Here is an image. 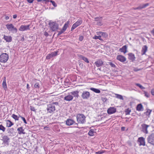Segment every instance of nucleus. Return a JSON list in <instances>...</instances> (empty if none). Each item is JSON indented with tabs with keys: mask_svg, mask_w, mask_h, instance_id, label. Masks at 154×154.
Returning a JSON list of instances; mask_svg holds the SVG:
<instances>
[{
	"mask_svg": "<svg viewBox=\"0 0 154 154\" xmlns=\"http://www.w3.org/2000/svg\"><path fill=\"white\" fill-rule=\"evenodd\" d=\"M85 117L82 114H79L76 116L77 121L78 123L84 124L86 121Z\"/></svg>",
	"mask_w": 154,
	"mask_h": 154,
	"instance_id": "obj_1",
	"label": "nucleus"
},
{
	"mask_svg": "<svg viewBox=\"0 0 154 154\" xmlns=\"http://www.w3.org/2000/svg\"><path fill=\"white\" fill-rule=\"evenodd\" d=\"M46 110L48 113L53 114L55 111V106H53V104L50 103L48 104Z\"/></svg>",
	"mask_w": 154,
	"mask_h": 154,
	"instance_id": "obj_2",
	"label": "nucleus"
},
{
	"mask_svg": "<svg viewBox=\"0 0 154 154\" xmlns=\"http://www.w3.org/2000/svg\"><path fill=\"white\" fill-rule=\"evenodd\" d=\"M6 26L8 31L13 33H16L17 31V29L16 27H14L13 24H7Z\"/></svg>",
	"mask_w": 154,
	"mask_h": 154,
	"instance_id": "obj_3",
	"label": "nucleus"
},
{
	"mask_svg": "<svg viewBox=\"0 0 154 154\" xmlns=\"http://www.w3.org/2000/svg\"><path fill=\"white\" fill-rule=\"evenodd\" d=\"M9 58L8 55L6 53H3L0 56V62L2 63L6 62Z\"/></svg>",
	"mask_w": 154,
	"mask_h": 154,
	"instance_id": "obj_4",
	"label": "nucleus"
},
{
	"mask_svg": "<svg viewBox=\"0 0 154 154\" xmlns=\"http://www.w3.org/2000/svg\"><path fill=\"white\" fill-rule=\"evenodd\" d=\"M147 140L148 143L154 146V133H152L149 135Z\"/></svg>",
	"mask_w": 154,
	"mask_h": 154,
	"instance_id": "obj_5",
	"label": "nucleus"
},
{
	"mask_svg": "<svg viewBox=\"0 0 154 154\" xmlns=\"http://www.w3.org/2000/svg\"><path fill=\"white\" fill-rule=\"evenodd\" d=\"M49 25L51 29L53 31H55L58 29V25L55 22H50Z\"/></svg>",
	"mask_w": 154,
	"mask_h": 154,
	"instance_id": "obj_6",
	"label": "nucleus"
},
{
	"mask_svg": "<svg viewBox=\"0 0 154 154\" xmlns=\"http://www.w3.org/2000/svg\"><path fill=\"white\" fill-rule=\"evenodd\" d=\"M90 92L88 91H84L82 92L81 97L83 99H88L90 97Z\"/></svg>",
	"mask_w": 154,
	"mask_h": 154,
	"instance_id": "obj_7",
	"label": "nucleus"
},
{
	"mask_svg": "<svg viewBox=\"0 0 154 154\" xmlns=\"http://www.w3.org/2000/svg\"><path fill=\"white\" fill-rule=\"evenodd\" d=\"M141 126L142 127L141 131L144 133L148 134V132L147 130V128L149 126V125L145 124H143L141 125Z\"/></svg>",
	"mask_w": 154,
	"mask_h": 154,
	"instance_id": "obj_8",
	"label": "nucleus"
},
{
	"mask_svg": "<svg viewBox=\"0 0 154 154\" xmlns=\"http://www.w3.org/2000/svg\"><path fill=\"white\" fill-rule=\"evenodd\" d=\"M58 51H57L54 52H52L51 54H49L46 57V58L47 60L49 59L50 58L56 56L57 54Z\"/></svg>",
	"mask_w": 154,
	"mask_h": 154,
	"instance_id": "obj_9",
	"label": "nucleus"
},
{
	"mask_svg": "<svg viewBox=\"0 0 154 154\" xmlns=\"http://www.w3.org/2000/svg\"><path fill=\"white\" fill-rule=\"evenodd\" d=\"M10 139L7 136L4 135L2 137V140L3 141V143L8 145Z\"/></svg>",
	"mask_w": 154,
	"mask_h": 154,
	"instance_id": "obj_10",
	"label": "nucleus"
},
{
	"mask_svg": "<svg viewBox=\"0 0 154 154\" xmlns=\"http://www.w3.org/2000/svg\"><path fill=\"white\" fill-rule=\"evenodd\" d=\"M128 59L132 62H133L135 60L136 57L134 54L132 53H129L128 54Z\"/></svg>",
	"mask_w": 154,
	"mask_h": 154,
	"instance_id": "obj_11",
	"label": "nucleus"
},
{
	"mask_svg": "<svg viewBox=\"0 0 154 154\" xmlns=\"http://www.w3.org/2000/svg\"><path fill=\"white\" fill-rule=\"evenodd\" d=\"M116 59L122 62H124L126 60V58L124 56L122 55H118Z\"/></svg>",
	"mask_w": 154,
	"mask_h": 154,
	"instance_id": "obj_12",
	"label": "nucleus"
},
{
	"mask_svg": "<svg viewBox=\"0 0 154 154\" xmlns=\"http://www.w3.org/2000/svg\"><path fill=\"white\" fill-rule=\"evenodd\" d=\"M138 141L140 143V146L143 145L144 146L145 145V138L143 137H139L138 139Z\"/></svg>",
	"mask_w": 154,
	"mask_h": 154,
	"instance_id": "obj_13",
	"label": "nucleus"
},
{
	"mask_svg": "<svg viewBox=\"0 0 154 154\" xmlns=\"http://www.w3.org/2000/svg\"><path fill=\"white\" fill-rule=\"evenodd\" d=\"M30 25H22L19 29V30L23 31L29 29Z\"/></svg>",
	"mask_w": 154,
	"mask_h": 154,
	"instance_id": "obj_14",
	"label": "nucleus"
},
{
	"mask_svg": "<svg viewBox=\"0 0 154 154\" xmlns=\"http://www.w3.org/2000/svg\"><path fill=\"white\" fill-rule=\"evenodd\" d=\"M94 64L98 67L102 66L103 64V62L100 59L97 60L95 62Z\"/></svg>",
	"mask_w": 154,
	"mask_h": 154,
	"instance_id": "obj_15",
	"label": "nucleus"
},
{
	"mask_svg": "<svg viewBox=\"0 0 154 154\" xmlns=\"http://www.w3.org/2000/svg\"><path fill=\"white\" fill-rule=\"evenodd\" d=\"M116 108L114 107H110L107 110V113L108 114H112L116 112Z\"/></svg>",
	"mask_w": 154,
	"mask_h": 154,
	"instance_id": "obj_16",
	"label": "nucleus"
},
{
	"mask_svg": "<svg viewBox=\"0 0 154 154\" xmlns=\"http://www.w3.org/2000/svg\"><path fill=\"white\" fill-rule=\"evenodd\" d=\"M149 4L147 3L145 4L140 5L139 7L137 8H133V9L134 10H140L146 7L147 6H149Z\"/></svg>",
	"mask_w": 154,
	"mask_h": 154,
	"instance_id": "obj_17",
	"label": "nucleus"
},
{
	"mask_svg": "<svg viewBox=\"0 0 154 154\" xmlns=\"http://www.w3.org/2000/svg\"><path fill=\"white\" fill-rule=\"evenodd\" d=\"M79 91L78 90H76L71 92L70 94L71 95H72L73 96V97H74L78 98L79 97Z\"/></svg>",
	"mask_w": 154,
	"mask_h": 154,
	"instance_id": "obj_18",
	"label": "nucleus"
},
{
	"mask_svg": "<svg viewBox=\"0 0 154 154\" xmlns=\"http://www.w3.org/2000/svg\"><path fill=\"white\" fill-rule=\"evenodd\" d=\"M75 123V121L72 119H68L66 121V125L70 126L73 124Z\"/></svg>",
	"mask_w": 154,
	"mask_h": 154,
	"instance_id": "obj_19",
	"label": "nucleus"
},
{
	"mask_svg": "<svg viewBox=\"0 0 154 154\" xmlns=\"http://www.w3.org/2000/svg\"><path fill=\"white\" fill-rule=\"evenodd\" d=\"M73 99V96L71 95H68L64 97V100L69 101Z\"/></svg>",
	"mask_w": 154,
	"mask_h": 154,
	"instance_id": "obj_20",
	"label": "nucleus"
},
{
	"mask_svg": "<svg viewBox=\"0 0 154 154\" xmlns=\"http://www.w3.org/2000/svg\"><path fill=\"white\" fill-rule=\"evenodd\" d=\"M97 34L98 35H101V37H103L104 38H106L108 36V34L106 32H97Z\"/></svg>",
	"mask_w": 154,
	"mask_h": 154,
	"instance_id": "obj_21",
	"label": "nucleus"
},
{
	"mask_svg": "<svg viewBox=\"0 0 154 154\" xmlns=\"http://www.w3.org/2000/svg\"><path fill=\"white\" fill-rule=\"evenodd\" d=\"M3 38L5 40L6 42H10L12 40V38L10 36L4 35Z\"/></svg>",
	"mask_w": 154,
	"mask_h": 154,
	"instance_id": "obj_22",
	"label": "nucleus"
},
{
	"mask_svg": "<svg viewBox=\"0 0 154 154\" xmlns=\"http://www.w3.org/2000/svg\"><path fill=\"white\" fill-rule=\"evenodd\" d=\"M127 46L125 45L123 46L121 48H120L119 51L125 54L127 52Z\"/></svg>",
	"mask_w": 154,
	"mask_h": 154,
	"instance_id": "obj_23",
	"label": "nucleus"
},
{
	"mask_svg": "<svg viewBox=\"0 0 154 154\" xmlns=\"http://www.w3.org/2000/svg\"><path fill=\"white\" fill-rule=\"evenodd\" d=\"M147 47L146 45L143 46L142 47V50H141L142 55H143L145 54L147 50Z\"/></svg>",
	"mask_w": 154,
	"mask_h": 154,
	"instance_id": "obj_24",
	"label": "nucleus"
},
{
	"mask_svg": "<svg viewBox=\"0 0 154 154\" xmlns=\"http://www.w3.org/2000/svg\"><path fill=\"white\" fill-rule=\"evenodd\" d=\"M17 131H18V133L19 134H25V132H24V130L23 129V128L22 127H20L19 128L17 129Z\"/></svg>",
	"mask_w": 154,
	"mask_h": 154,
	"instance_id": "obj_25",
	"label": "nucleus"
},
{
	"mask_svg": "<svg viewBox=\"0 0 154 154\" xmlns=\"http://www.w3.org/2000/svg\"><path fill=\"white\" fill-rule=\"evenodd\" d=\"M78 57L81 59L83 60L85 62L87 63H89V61L88 60V59L84 56L81 55H78Z\"/></svg>",
	"mask_w": 154,
	"mask_h": 154,
	"instance_id": "obj_26",
	"label": "nucleus"
},
{
	"mask_svg": "<svg viewBox=\"0 0 154 154\" xmlns=\"http://www.w3.org/2000/svg\"><path fill=\"white\" fill-rule=\"evenodd\" d=\"M143 106L141 104H138L136 107V110L139 111L143 110Z\"/></svg>",
	"mask_w": 154,
	"mask_h": 154,
	"instance_id": "obj_27",
	"label": "nucleus"
},
{
	"mask_svg": "<svg viewBox=\"0 0 154 154\" xmlns=\"http://www.w3.org/2000/svg\"><path fill=\"white\" fill-rule=\"evenodd\" d=\"M14 129L13 128H8L7 130L9 136H11L13 134L14 132Z\"/></svg>",
	"mask_w": 154,
	"mask_h": 154,
	"instance_id": "obj_28",
	"label": "nucleus"
},
{
	"mask_svg": "<svg viewBox=\"0 0 154 154\" xmlns=\"http://www.w3.org/2000/svg\"><path fill=\"white\" fill-rule=\"evenodd\" d=\"M90 89L95 93H99L100 92V90L99 89L95 88H90Z\"/></svg>",
	"mask_w": 154,
	"mask_h": 154,
	"instance_id": "obj_29",
	"label": "nucleus"
},
{
	"mask_svg": "<svg viewBox=\"0 0 154 154\" xmlns=\"http://www.w3.org/2000/svg\"><path fill=\"white\" fill-rule=\"evenodd\" d=\"M14 125V124L10 120H7V126L8 127H10Z\"/></svg>",
	"mask_w": 154,
	"mask_h": 154,
	"instance_id": "obj_30",
	"label": "nucleus"
},
{
	"mask_svg": "<svg viewBox=\"0 0 154 154\" xmlns=\"http://www.w3.org/2000/svg\"><path fill=\"white\" fill-rule=\"evenodd\" d=\"M82 23V20L79 19L78 20V21L74 23L77 26H79V25L81 24Z\"/></svg>",
	"mask_w": 154,
	"mask_h": 154,
	"instance_id": "obj_31",
	"label": "nucleus"
},
{
	"mask_svg": "<svg viewBox=\"0 0 154 154\" xmlns=\"http://www.w3.org/2000/svg\"><path fill=\"white\" fill-rule=\"evenodd\" d=\"M98 35V36L95 35L93 37V38L94 39H99L100 41H103V40L101 38V35Z\"/></svg>",
	"mask_w": 154,
	"mask_h": 154,
	"instance_id": "obj_32",
	"label": "nucleus"
},
{
	"mask_svg": "<svg viewBox=\"0 0 154 154\" xmlns=\"http://www.w3.org/2000/svg\"><path fill=\"white\" fill-rule=\"evenodd\" d=\"M4 78H5V79H4V80L3 81L2 85V86L3 87V88L5 89L6 88H7V87L6 82V80H5V77Z\"/></svg>",
	"mask_w": 154,
	"mask_h": 154,
	"instance_id": "obj_33",
	"label": "nucleus"
},
{
	"mask_svg": "<svg viewBox=\"0 0 154 154\" xmlns=\"http://www.w3.org/2000/svg\"><path fill=\"white\" fill-rule=\"evenodd\" d=\"M116 97L117 98L121 100H123L124 98H123V96L122 95L117 94H116Z\"/></svg>",
	"mask_w": 154,
	"mask_h": 154,
	"instance_id": "obj_34",
	"label": "nucleus"
},
{
	"mask_svg": "<svg viewBox=\"0 0 154 154\" xmlns=\"http://www.w3.org/2000/svg\"><path fill=\"white\" fill-rule=\"evenodd\" d=\"M125 112L126 115H129L131 112V110L129 108L126 109L125 110Z\"/></svg>",
	"mask_w": 154,
	"mask_h": 154,
	"instance_id": "obj_35",
	"label": "nucleus"
},
{
	"mask_svg": "<svg viewBox=\"0 0 154 154\" xmlns=\"http://www.w3.org/2000/svg\"><path fill=\"white\" fill-rule=\"evenodd\" d=\"M94 131L93 129H91L88 132V135L90 136H93L94 135Z\"/></svg>",
	"mask_w": 154,
	"mask_h": 154,
	"instance_id": "obj_36",
	"label": "nucleus"
},
{
	"mask_svg": "<svg viewBox=\"0 0 154 154\" xmlns=\"http://www.w3.org/2000/svg\"><path fill=\"white\" fill-rule=\"evenodd\" d=\"M12 117L15 120H19V117L15 115L14 114H13L12 116Z\"/></svg>",
	"mask_w": 154,
	"mask_h": 154,
	"instance_id": "obj_37",
	"label": "nucleus"
},
{
	"mask_svg": "<svg viewBox=\"0 0 154 154\" xmlns=\"http://www.w3.org/2000/svg\"><path fill=\"white\" fill-rule=\"evenodd\" d=\"M135 85L139 87L140 89H145V88L142 85L139 83H136Z\"/></svg>",
	"mask_w": 154,
	"mask_h": 154,
	"instance_id": "obj_38",
	"label": "nucleus"
},
{
	"mask_svg": "<svg viewBox=\"0 0 154 154\" xmlns=\"http://www.w3.org/2000/svg\"><path fill=\"white\" fill-rule=\"evenodd\" d=\"M0 130L2 131L3 132H4L5 130V128L2 125H0Z\"/></svg>",
	"mask_w": 154,
	"mask_h": 154,
	"instance_id": "obj_39",
	"label": "nucleus"
},
{
	"mask_svg": "<svg viewBox=\"0 0 154 154\" xmlns=\"http://www.w3.org/2000/svg\"><path fill=\"white\" fill-rule=\"evenodd\" d=\"M143 91L144 92V94L145 95V96L147 98L149 97V93L144 91Z\"/></svg>",
	"mask_w": 154,
	"mask_h": 154,
	"instance_id": "obj_40",
	"label": "nucleus"
},
{
	"mask_svg": "<svg viewBox=\"0 0 154 154\" xmlns=\"http://www.w3.org/2000/svg\"><path fill=\"white\" fill-rule=\"evenodd\" d=\"M50 2L52 3V5L54 7H56L57 6V5L54 1L51 0L50 1Z\"/></svg>",
	"mask_w": 154,
	"mask_h": 154,
	"instance_id": "obj_41",
	"label": "nucleus"
},
{
	"mask_svg": "<svg viewBox=\"0 0 154 154\" xmlns=\"http://www.w3.org/2000/svg\"><path fill=\"white\" fill-rule=\"evenodd\" d=\"M102 17H97L94 18V21H98L100 20H102Z\"/></svg>",
	"mask_w": 154,
	"mask_h": 154,
	"instance_id": "obj_42",
	"label": "nucleus"
},
{
	"mask_svg": "<svg viewBox=\"0 0 154 154\" xmlns=\"http://www.w3.org/2000/svg\"><path fill=\"white\" fill-rule=\"evenodd\" d=\"M50 104H53V106L56 105V106H58L59 105V103L57 102H53Z\"/></svg>",
	"mask_w": 154,
	"mask_h": 154,
	"instance_id": "obj_43",
	"label": "nucleus"
},
{
	"mask_svg": "<svg viewBox=\"0 0 154 154\" xmlns=\"http://www.w3.org/2000/svg\"><path fill=\"white\" fill-rule=\"evenodd\" d=\"M77 26H76L75 24L74 23L72 26L71 29V30L72 31L73 30H74V29H75L76 27H77Z\"/></svg>",
	"mask_w": 154,
	"mask_h": 154,
	"instance_id": "obj_44",
	"label": "nucleus"
},
{
	"mask_svg": "<svg viewBox=\"0 0 154 154\" xmlns=\"http://www.w3.org/2000/svg\"><path fill=\"white\" fill-rule=\"evenodd\" d=\"M152 111V110L150 109H148L147 111L145 113L146 115H150V113Z\"/></svg>",
	"mask_w": 154,
	"mask_h": 154,
	"instance_id": "obj_45",
	"label": "nucleus"
},
{
	"mask_svg": "<svg viewBox=\"0 0 154 154\" xmlns=\"http://www.w3.org/2000/svg\"><path fill=\"white\" fill-rule=\"evenodd\" d=\"M20 117L21 118V119H22V120L23 121L24 123L27 124V123L26 121V120L25 119L24 117H23L22 116H20Z\"/></svg>",
	"mask_w": 154,
	"mask_h": 154,
	"instance_id": "obj_46",
	"label": "nucleus"
},
{
	"mask_svg": "<svg viewBox=\"0 0 154 154\" xmlns=\"http://www.w3.org/2000/svg\"><path fill=\"white\" fill-rule=\"evenodd\" d=\"M34 87L36 88H39V85L38 83H36L34 85Z\"/></svg>",
	"mask_w": 154,
	"mask_h": 154,
	"instance_id": "obj_47",
	"label": "nucleus"
},
{
	"mask_svg": "<svg viewBox=\"0 0 154 154\" xmlns=\"http://www.w3.org/2000/svg\"><path fill=\"white\" fill-rule=\"evenodd\" d=\"M67 27V26H66V25L64 24L62 29V30L64 32L66 30Z\"/></svg>",
	"mask_w": 154,
	"mask_h": 154,
	"instance_id": "obj_48",
	"label": "nucleus"
},
{
	"mask_svg": "<svg viewBox=\"0 0 154 154\" xmlns=\"http://www.w3.org/2000/svg\"><path fill=\"white\" fill-rule=\"evenodd\" d=\"M109 65H110V66L112 67L115 68L116 67V65L112 62H109Z\"/></svg>",
	"mask_w": 154,
	"mask_h": 154,
	"instance_id": "obj_49",
	"label": "nucleus"
},
{
	"mask_svg": "<svg viewBox=\"0 0 154 154\" xmlns=\"http://www.w3.org/2000/svg\"><path fill=\"white\" fill-rule=\"evenodd\" d=\"M97 25L100 26H101L102 25V24L101 22V20H100L99 21H97Z\"/></svg>",
	"mask_w": 154,
	"mask_h": 154,
	"instance_id": "obj_50",
	"label": "nucleus"
},
{
	"mask_svg": "<svg viewBox=\"0 0 154 154\" xmlns=\"http://www.w3.org/2000/svg\"><path fill=\"white\" fill-rule=\"evenodd\" d=\"M104 152V151H103V150H102V151H99L98 152H96V153L97 154H101L103 153Z\"/></svg>",
	"mask_w": 154,
	"mask_h": 154,
	"instance_id": "obj_51",
	"label": "nucleus"
},
{
	"mask_svg": "<svg viewBox=\"0 0 154 154\" xmlns=\"http://www.w3.org/2000/svg\"><path fill=\"white\" fill-rule=\"evenodd\" d=\"M83 38L84 37L82 36H80L79 38V40L80 41H82L83 40Z\"/></svg>",
	"mask_w": 154,
	"mask_h": 154,
	"instance_id": "obj_52",
	"label": "nucleus"
},
{
	"mask_svg": "<svg viewBox=\"0 0 154 154\" xmlns=\"http://www.w3.org/2000/svg\"><path fill=\"white\" fill-rule=\"evenodd\" d=\"M64 32V31L61 29V30L60 31L58 32V33L57 35L58 36V35H60L62 33H63Z\"/></svg>",
	"mask_w": 154,
	"mask_h": 154,
	"instance_id": "obj_53",
	"label": "nucleus"
},
{
	"mask_svg": "<svg viewBox=\"0 0 154 154\" xmlns=\"http://www.w3.org/2000/svg\"><path fill=\"white\" fill-rule=\"evenodd\" d=\"M30 109L31 110V111H35V108L33 106H30Z\"/></svg>",
	"mask_w": 154,
	"mask_h": 154,
	"instance_id": "obj_54",
	"label": "nucleus"
},
{
	"mask_svg": "<svg viewBox=\"0 0 154 154\" xmlns=\"http://www.w3.org/2000/svg\"><path fill=\"white\" fill-rule=\"evenodd\" d=\"M102 100L104 102H106L107 100V99L106 97H102Z\"/></svg>",
	"mask_w": 154,
	"mask_h": 154,
	"instance_id": "obj_55",
	"label": "nucleus"
},
{
	"mask_svg": "<svg viewBox=\"0 0 154 154\" xmlns=\"http://www.w3.org/2000/svg\"><path fill=\"white\" fill-rule=\"evenodd\" d=\"M34 0H26L27 2L30 3H32Z\"/></svg>",
	"mask_w": 154,
	"mask_h": 154,
	"instance_id": "obj_56",
	"label": "nucleus"
},
{
	"mask_svg": "<svg viewBox=\"0 0 154 154\" xmlns=\"http://www.w3.org/2000/svg\"><path fill=\"white\" fill-rule=\"evenodd\" d=\"M44 35L46 36L47 37L48 36L49 34L47 32L45 31L44 33Z\"/></svg>",
	"mask_w": 154,
	"mask_h": 154,
	"instance_id": "obj_57",
	"label": "nucleus"
},
{
	"mask_svg": "<svg viewBox=\"0 0 154 154\" xmlns=\"http://www.w3.org/2000/svg\"><path fill=\"white\" fill-rule=\"evenodd\" d=\"M44 129L45 130H49L50 129L49 127H44Z\"/></svg>",
	"mask_w": 154,
	"mask_h": 154,
	"instance_id": "obj_58",
	"label": "nucleus"
},
{
	"mask_svg": "<svg viewBox=\"0 0 154 154\" xmlns=\"http://www.w3.org/2000/svg\"><path fill=\"white\" fill-rule=\"evenodd\" d=\"M151 93L152 95H154V88L151 90Z\"/></svg>",
	"mask_w": 154,
	"mask_h": 154,
	"instance_id": "obj_59",
	"label": "nucleus"
},
{
	"mask_svg": "<svg viewBox=\"0 0 154 154\" xmlns=\"http://www.w3.org/2000/svg\"><path fill=\"white\" fill-rule=\"evenodd\" d=\"M70 22L69 21H68L64 24H66V26H68V25L69 24Z\"/></svg>",
	"mask_w": 154,
	"mask_h": 154,
	"instance_id": "obj_60",
	"label": "nucleus"
},
{
	"mask_svg": "<svg viewBox=\"0 0 154 154\" xmlns=\"http://www.w3.org/2000/svg\"><path fill=\"white\" fill-rule=\"evenodd\" d=\"M75 124H74V125H75L74 127H75V128H78V124L77 123H74Z\"/></svg>",
	"mask_w": 154,
	"mask_h": 154,
	"instance_id": "obj_61",
	"label": "nucleus"
},
{
	"mask_svg": "<svg viewBox=\"0 0 154 154\" xmlns=\"http://www.w3.org/2000/svg\"><path fill=\"white\" fill-rule=\"evenodd\" d=\"M50 1L49 0H43V1L44 2L45 4H46L47 2H50Z\"/></svg>",
	"mask_w": 154,
	"mask_h": 154,
	"instance_id": "obj_62",
	"label": "nucleus"
},
{
	"mask_svg": "<svg viewBox=\"0 0 154 154\" xmlns=\"http://www.w3.org/2000/svg\"><path fill=\"white\" fill-rule=\"evenodd\" d=\"M17 14H14L13 15V18L14 19H15L17 17Z\"/></svg>",
	"mask_w": 154,
	"mask_h": 154,
	"instance_id": "obj_63",
	"label": "nucleus"
},
{
	"mask_svg": "<svg viewBox=\"0 0 154 154\" xmlns=\"http://www.w3.org/2000/svg\"><path fill=\"white\" fill-rule=\"evenodd\" d=\"M151 33L154 36V29H153L151 31Z\"/></svg>",
	"mask_w": 154,
	"mask_h": 154,
	"instance_id": "obj_64",
	"label": "nucleus"
}]
</instances>
